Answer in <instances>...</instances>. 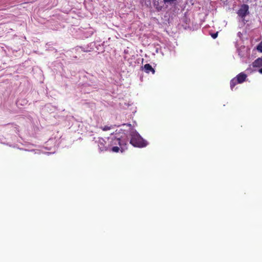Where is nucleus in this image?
<instances>
[{"label": "nucleus", "mask_w": 262, "mask_h": 262, "mask_svg": "<svg viewBox=\"0 0 262 262\" xmlns=\"http://www.w3.org/2000/svg\"><path fill=\"white\" fill-rule=\"evenodd\" d=\"M144 69L145 72L146 73H149L151 72L152 74H155V69L151 67V66L149 63H146L144 66Z\"/></svg>", "instance_id": "nucleus-5"}, {"label": "nucleus", "mask_w": 262, "mask_h": 262, "mask_svg": "<svg viewBox=\"0 0 262 262\" xmlns=\"http://www.w3.org/2000/svg\"><path fill=\"white\" fill-rule=\"evenodd\" d=\"M258 72L260 73V74H262V68L259 69L258 70Z\"/></svg>", "instance_id": "nucleus-13"}, {"label": "nucleus", "mask_w": 262, "mask_h": 262, "mask_svg": "<svg viewBox=\"0 0 262 262\" xmlns=\"http://www.w3.org/2000/svg\"><path fill=\"white\" fill-rule=\"evenodd\" d=\"M177 1V0H164V2L165 4L171 5L174 4Z\"/></svg>", "instance_id": "nucleus-8"}, {"label": "nucleus", "mask_w": 262, "mask_h": 262, "mask_svg": "<svg viewBox=\"0 0 262 262\" xmlns=\"http://www.w3.org/2000/svg\"><path fill=\"white\" fill-rule=\"evenodd\" d=\"M217 35H218V32H216V33H212V34H211V37H212L213 39L216 38L217 37Z\"/></svg>", "instance_id": "nucleus-12"}, {"label": "nucleus", "mask_w": 262, "mask_h": 262, "mask_svg": "<svg viewBox=\"0 0 262 262\" xmlns=\"http://www.w3.org/2000/svg\"><path fill=\"white\" fill-rule=\"evenodd\" d=\"M101 128L103 130V131H106V130H108L110 129H111V126H107V125H105L103 127H101Z\"/></svg>", "instance_id": "nucleus-11"}, {"label": "nucleus", "mask_w": 262, "mask_h": 262, "mask_svg": "<svg viewBox=\"0 0 262 262\" xmlns=\"http://www.w3.org/2000/svg\"><path fill=\"white\" fill-rule=\"evenodd\" d=\"M249 13V6L246 4H243L239 9L238 10L237 14L243 20H244L245 16Z\"/></svg>", "instance_id": "nucleus-3"}, {"label": "nucleus", "mask_w": 262, "mask_h": 262, "mask_svg": "<svg viewBox=\"0 0 262 262\" xmlns=\"http://www.w3.org/2000/svg\"><path fill=\"white\" fill-rule=\"evenodd\" d=\"M130 135V143L134 146L143 147L147 145V142L136 131L132 132Z\"/></svg>", "instance_id": "nucleus-1"}, {"label": "nucleus", "mask_w": 262, "mask_h": 262, "mask_svg": "<svg viewBox=\"0 0 262 262\" xmlns=\"http://www.w3.org/2000/svg\"><path fill=\"white\" fill-rule=\"evenodd\" d=\"M119 147L117 146H113L111 148V150L115 152H118L119 151Z\"/></svg>", "instance_id": "nucleus-9"}, {"label": "nucleus", "mask_w": 262, "mask_h": 262, "mask_svg": "<svg viewBox=\"0 0 262 262\" xmlns=\"http://www.w3.org/2000/svg\"><path fill=\"white\" fill-rule=\"evenodd\" d=\"M257 50L262 53V41L257 46Z\"/></svg>", "instance_id": "nucleus-10"}, {"label": "nucleus", "mask_w": 262, "mask_h": 262, "mask_svg": "<svg viewBox=\"0 0 262 262\" xmlns=\"http://www.w3.org/2000/svg\"><path fill=\"white\" fill-rule=\"evenodd\" d=\"M254 67H262V58H258L252 63Z\"/></svg>", "instance_id": "nucleus-7"}, {"label": "nucleus", "mask_w": 262, "mask_h": 262, "mask_svg": "<svg viewBox=\"0 0 262 262\" xmlns=\"http://www.w3.org/2000/svg\"><path fill=\"white\" fill-rule=\"evenodd\" d=\"M103 142H104V141L103 139H101L100 140H99V144H98L99 148L101 150V151L107 150L108 149V147L104 146V145L103 144Z\"/></svg>", "instance_id": "nucleus-6"}, {"label": "nucleus", "mask_w": 262, "mask_h": 262, "mask_svg": "<svg viewBox=\"0 0 262 262\" xmlns=\"http://www.w3.org/2000/svg\"><path fill=\"white\" fill-rule=\"evenodd\" d=\"M247 75L243 72L238 74L235 77L232 79L230 84L231 89L232 90L237 84H241L246 81Z\"/></svg>", "instance_id": "nucleus-2"}, {"label": "nucleus", "mask_w": 262, "mask_h": 262, "mask_svg": "<svg viewBox=\"0 0 262 262\" xmlns=\"http://www.w3.org/2000/svg\"><path fill=\"white\" fill-rule=\"evenodd\" d=\"M108 141L110 143L108 148L115 146L121 145V139L117 137H110L108 138Z\"/></svg>", "instance_id": "nucleus-4"}]
</instances>
